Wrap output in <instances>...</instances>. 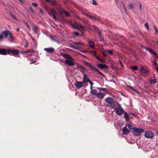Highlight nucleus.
Returning a JSON list of instances; mask_svg holds the SVG:
<instances>
[{
  "instance_id": "obj_25",
  "label": "nucleus",
  "mask_w": 158,
  "mask_h": 158,
  "mask_svg": "<svg viewBox=\"0 0 158 158\" xmlns=\"http://www.w3.org/2000/svg\"><path fill=\"white\" fill-rule=\"evenodd\" d=\"M127 87L128 88H129L131 89L133 91L136 92L138 94H140V93H139V91H137L135 89H134L132 86H129V85H127Z\"/></svg>"
},
{
  "instance_id": "obj_15",
  "label": "nucleus",
  "mask_w": 158,
  "mask_h": 158,
  "mask_svg": "<svg viewBox=\"0 0 158 158\" xmlns=\"http://www.w3.org/2000/svg\"><path fill=\"white\" fill-rule=\"evenodd\" d=\"M33 28L32 30L35 33L37 34L38 32L39 31V30L38 29L37 27L36 26L35 24L33 25Z\"/></svg>"
},
{
  "instance_id": "obj_51",
  "label": "nucleus",
  "mask_w": 158,
  "mask_h": 158,
  "mask_svg": "<svg viewBox=\"0 0 158 158\" xmlns=\"http://www.w3.org/2000/svg\"><path fill=\"white\" fill-rule=\"evenodd\" d=\"M73 34L75 35L76 36H78L79 35V34L77 32H74Z\"/></svg>"
},
{
  "instance_id": "obj_12",
  "label": "nucleus",
  "mask_w": 158,
  "mask_h": 158,
  "mask_svg": "<svg viewBox=\"0 0 158 158\" xmlns=\"http://www.w3.org/2000/svg\"><path fill=\"white\" fill-rule=\"evenodd\" d=\"M75 85L78 88H81L83 86L82 82L77 81H76Z\"/></svg>"
},
{
  "instance_id": "obj_5",
  "label": "nucleus",
  "mask_w": 158,
  "mask_h": 158,
  "mask_svg": "<svg viewBox=\"0 0 158 158\" xmlns=\"http://www.w3.org/2000/svg\"><path fill=\"white\" fill-rule=\"evenodd\" d=\"M154 135L153 132L151 131H147L145 132L144 136L146 138L151 139L153 137Z\"/></svg>"
},
{
  "instance_id": "obj_30",
  "label": "nucleus",
  "mask_w": 158,
  "mask_h": 158,
  "mask_svg": "<svg viewBox=\"0 0 158 158\" xmlns=\"http://www.w3.org/2000/svg\"><path fill=\"white\" fill-rule=\"evenodd\" d=\"M90 81L89 79V78H85V79H83V81L82 82L83 83H85L86 82H89Z\"/></svg>"
},
{
  "instance_id": "obj_36",
  "label": "nucleus",
  "mask_w": 158,
  "mask_h": 158,
  "mask_svg": "<svg viewBox=\"0 0 158 158\" xmlns=\"http://www.w3.org/2000/svg\"><path fill=\"white\" fill-rule=\"evenodd\" d=\"M128 7L129 8L131 9H132L134 8V6L131 3L129 4Z\"/></svg>"
},
{
  "instance_id": "obj_16",
  "label": "nucleus",
  "mask_w": 158,
  "mask_h": 158,
  "mask_svg": "<svg viewBox=\"0 0 158 158\" xmlns=\"http://www.w3.org/2000/svg\"><path fill=\"white\" fill-rule=\"evenodd\" d=\"M83 63L85 64H86L87 66L91 68L94 71L95 69H96V68L93 66L89 63L86 61H84Z\"/></svg>"
},
{
  "instance_id": "obj_41",
  "label": "nucleus",
  "mask_w": 158,
  "mask_h": 158,
  "mask_svg": "<svg viewBox=\"0 0 158 158\" xmlns=\"http://www.w3.org/2000/svg\"><path fill=\"white\" fill-rule=\"evenodd\" d=\"M29 8L30 11L31 12H32L33 13H35V11L33 10V9L32 7L31 6H29Z\"/></svg>"
},
{
  "instance_id": "obj_57",
  "label": "nucleus",
  "mask_w": 158,
  "mask_h": 158,
  "mask_svg": "<svg viewBox=\"0 0 158 158\" xmlns=\"http://www.w3.org/2000/svg\"><path fill=\"white\" fill-rule=\"evenodd\" d=\"M19 1L23 5L24 4V3L22 0H19Z\"/></svg>"
},
{
  "instance_id": "obj_42",
  "label": "nucleus",
  "mask_w": 158,
  "mask_h": 158,
  "mask_svg": "<svg viewBox=\"0 0 158 158\" xmlns=\"http://www.w3.org/2000/svg\"><path fill=\"white\" fill-rule=\"evenodd\" d=\"M139 9L140 10V12H142V5H141V3L140 2H139Z\"/></svg>"
},
{
  "instance_id": "obj_32",
  "label": "nucleus",
  "mask_w": 158,
  "mask_h": 158,
  "mask_svg": "<svg viewBox=\"0 0 158 158\" xmlns=\"http://www.w3.org/2000/svg\"><path fill=\"white\" fill-rule=\"evenodd\" d=\"M109 105H110V108H111L112 109H114L115 107V104L114 102H113L112 103V104H111Z\"/></svg>"
},
{
  "instance_id": "obj_53",
  "label": "nucleus",
  "mask_w": 158,
  "mask_h": 158,
  "mask_svg": "<svg viewBox=\"0 0 158 158\" xmlns=\"http://www.w3.org/2000/svg\"><path fill=\"white\" fill-rule=\"evenodd\" d=\"M87 77L88 76L87 75L85 74V73L83 74V79L87 78Z\"/></svg>"
},
{
  "instance_id": "obj_26",
  "label": "nucleus",
  "mask_w": 158,
  "mask_h": 158,
  "mask_svg": "<svg viewBox=\"0 0 158 158\" xmlns=\"http://www.w3.org/2000/svg\"><path fill=\"white\" fill-rule=\"evenodd\" d=\"M127 87L128 88H129L131 89L133 91L136 92L138 94H140V93H139V91H137L135 89H134L132 86H129V85H127Z\"/></svg>"
},
{
  "instance_id": "obj_19",
  "label": "nucleus",
  "mask_w": 158,
  "mask_h": 158,
  "mask_svg": "<svg viewBox=\"0 0 158 158\" xmlns=\"http://www.w3.org/2000/svg\"><path fill=\"white\" fill-rule=\"evenodd\" d=\"M44 50L47 52L51 53L54 52L55 49L52 48H45Z\"/></svg>"
},
{
  "instance_id": "obj_40",
  "label": "nucleus",
  "mask_w": 158,
  "mask_h": 158,
  "mask_svg": "<svg viewBox=\"0 0 158 158\" xmlns=\"http://www.w3.org/2000/svg\"><path fill=\"white\" fill-rule=\"evenodd\" d=\"M107 52L109 53L110 55H113V51L112 50H107Z\"/></svg>"
},
{
  "instance_id": "obj_10",
  "label": "nucleus",
  "mask_w": 158,
  "mask_h": 158,
  "mask_svg": "<svg viewBox=\"0 0 158 158\" xmlns=\"http://www.w3.org/2000/svg\"><path fill=\"white\" fill-rule=\"evenodd\" d=\"M51 12L55 20V21H58V19L57 18L56 16V12L55 10L54 9H52L51 10Z\"/></svg>"
},
{
  "instance_id": "obj_1",
  "label": "nucleus",
  "mask_w": 158,
  "mask_h": 158,
  "mask_svg": "<svg viewBox=\"0 0 158 158\" xmlns=\"http://www.w3.org/2000/svg\"><path fill=\"white\" fill-rule=\"evenodd\" d=\"M63 56L66 59L64 61V63L67 65L73 66L75 65L74 63L73 62L74 61V59L71 56L67 54H63Z\"/></svg>"
},
{
  "instance_id": "obj_6",
  "label": "nucleus",
  "mask_w": 158,
  "mask_h": 158,
  "mask_svg": "<svg viewBox=\"0 0 158 158\" xmlns=\"http://www.w3.org/2000/svg\"><path fill=\"white\" fill-rule=\"evenodd\" d=\"M115 110L116 113L118 115H121L124 111L123 109L121 107L120 105V107L117 108Z\"/></svg>"
},
{
  "instance_id": "obj_59",
  "label": "nucleus",
  "mask_w": 158,
  "mask_h": 158,
  "mask_svg": "<svg viewBox=\"0 0 158 158\" xmlns=\"http://www.w3.org/2000/svg\"><path fill=\"white\" fill-rule=\"evenodd\" d=\"M99 89H100L102 90H105L106 89V88L101 87L99 88Z\"/></svg>"
},
{
  "instance_id": "obj_9",
  "label": "nucleus",
  "mask_w": 158,
  "mask_h": 158,
  "mask_svg": "<svg viewBox=\"0 0 158 158\" xmlns=\"http://www.w3.org/2000/svg\"><path fill=\"white\" fill-rule=\"evenodd\" d=\"M123 133L125 135H127L130 133V131L129 130L127 127L126 126H125L122 129Z\"/></svg>"
},
{
  "instance_id": "obj_21",
  "label": "nucleus",
  "mask_w": 158,
  "mask_h": 158,
  "mask_svg": "<svg viewBox=\"0 0 158 158\" xmlns=\"http://www.w3.org/2000/svg\"><path fill=\"white\" fill-rule=\"evenodd\" d=\"M89 44L90 47L91 48L94 49V48L95 46V44L92 41H89Z\"/></svg>"
},
{
  "instance_id": "obj_29",
  "label": "nucleus",
  "mask_w": 158,
  "mask_h": 158,
  "mask_svg": "<svg viewBox=\"0 0 158 158\" xmlns=\"http://www.w3.org/2000/svg\"><path fill=\"white\" fill-rule=\"evenodd\" d=\"M94 71L98 72L100 75H101V76H102L104 77H105V75L103 73H102L101 72L98 71V70L97 68H96V69H95V70Z\"/></svg>"
},
{
  "instance_id": "obj_60",
  "label": "nucleus",
  "mask_w": 158,
  "mask_h": 158,
  "mask_svg": "<svg viewBox=\"0 0 158 158\" xmlns=\"http://www.w3.org/2000/svg\"><path fill=\"white\" fill-rule=\"evenodd\" d=\"M95 57L98 60H100V59H101L100 58V57H99V56H96Z\"/></svg>"
},
{
  "instance_id": "obj_45",
  "label": "nucleus",
  "mask_w": 158,
  "mask_h": 158,
  "mask_svg": "<svg viewBox=\"0 0 158 158\" xmlns=\"http://www.w3.org/2000/svg\"><path fill=\"white\" fill-rule=\"evenodd\" d=\"M99 35V38L101 39H102V34L101 31H99L98 33Z\"/></svg>"
},
{
  "instance_id": "obj_56",
  "label": "nucleus",
  "mask_w": 158,
  "mask_h": 158,
  "mask_svg": "<svg viewBox=\"0 0 158 158\" xmlns=\"http://www.w3.org/2000/svg\"><path fill=\"white\" fill-rule=\"evenodd\" d=\"M99 61L102 63H104L105 62V60H102L101 59H100Z\"/></svg>"
},
{
  "instance_id": "obj_34",
  "label": "nucleus",
  "mask_w": 158,
  "mask_h": 158,
  "mask_svg": "<svg viewBox=\"0 0 158 158\" xmlns=\"http://www.w3.org/2000/svg\"><path fill=\"white\" fill-rule=\"evenodd\" d=\"M94 29L98 33H99V31H100L99 28L98 27H97L95 26H94Z\"/></svg>"
},
{
  "instance_id": "obj_7",
  "label": "nucleus",
  "mask_w": 158,
  "mask_h": 158,
  "mask_svg": "<svg viewBox=\"0 0 158 158\" xmlns=\"http://www.w3.org/2000/svg\"><path fill=\"white\" fill-rule=\"evenodd\" d=\"M8 50L9 49H5L0 48V54L4 55H8Z\"/></svg>"
},
{
  "instance_id": "obj_49",
  "label": "nucleus",
  "mask_w": 158,
  "mask_h": 158,
  "mask_svg": "<svg viewBox=\"0 0 158 158\" xmlns=\"http://www.w3.org/2000/svg\"><path fill=\"white\" fill-rule=\"evenodd\" d=\"M155 54H153V55L155 56L156 58L157 59H158V56L157 55V53L155 52Z\"/></svg>"
},
{
  "instance_id": "obj_28",
  "label": "nucleus",
  "mask_w": 158,
  "mask_h": 158,
  "mask_svg": "<svg viewBox=\"0 0 158 158\" xmlns=\"http://www.w3.org/2000/svg\"><path fill=\"white\" fill-rule=\"evenodd\" d=\"M49 38L51 39V40L55 42H57L58 43H59V42L57 41L54 38V37L52 35H50L49 36Z\"/></svg>"
},
{
  "instance_id": "obj_3",
  "label": "nucleus",
  "mask_w": 158,
  "mask_h": 158,
  "mask_svg": "<svg viewBox=\"0 0 158 158\" xmlns=\"http://www.w3.org/2000/svg\"><path fill=\"white\" fill-rule=\"evenodd\" d=\"M134 131L136 133H133L134 135L138 136H140L141 133L143 132L144 130L142 128H137V127H134Z\"/></svg>"
},
{
  "instance_id": "obj_37",
  "label": "nucleus",
  "mask_w": 158,
  "mask_h": 158,
  "mask_svg": "<svg viewBox=\"0 0 158 158\" xmlns=\"http://www.w3.org/2000/svg\"><path fill=\"white\" fill-rule=\"evenodd\" d=\"M10 15L11 16V17L12 18H13L14 19L16 20H17V18L15 16V15H14L12 13H10Z\"/></svg>"
},
{
  "instance_id": "obj_14",
  "label": "nucleus",
  "mask_w": 158,
  "mask_h": 158,
  "mask_svg": "<svg viewBox=\"0 0 158 158\" xmlns=\"http://www.w3.org/2000/svg\"><path fill=\"white\" fill-rule=\"evenodd\" d=\"M106 101L109 104H111L113 102V99L110 97H108L106 99Z\"/></svg>"
},
{
  "instance_id": "obj_58",
  "label": "nucleus",
  "mask_w": 158,
  "mask_h": 158,
  "mask_svg": "<svg viewBox=\"0 0 158 158\" xmlns=\"http://www.w3.org/2000/svg\"><path fill=\"white\" fill-rule=\"evenodd\" d=\"M129 114L130 115H133V116H134V117H135L136 116L135 114L134 113H129Z\"/></svg>"
},
{
  "instance_id": "obj_54",
  "label": "nucleus",
  "mask_w": 158,
  "mask_h": 158,
  "mask_svg": "<svg viewBox=\"0 0 158 158\" xmlns=\"http://www.w3.org/2000/svg\"><path fill=\"white\" fill-rule=\"evenodd\" d=\"M32 5L35 7H36L38 6V4L35 3H32Z\"/></svg>"
},
{
  "instance_id": "obj_61",
  "label": "nucleus",
  "mask_w": 158,
  "mask_h": 158,
  "mask_svg": "<svg viewBox=\"0 0 158 158\" xmlns=\"http://www.w3.org/2000/svg\"><path fill=\"white\" fill-rule=\"evenodd\" d=\"M40 12L42 13V14H43V10L42 9H40Z\"/></svg>"
},
{
  "instance_id": "obj_31",
  "label": "nucleus",
  "mask_w": 158,
  "mask_h": 158,
  "mask_svg": "<svg viewBox=\"0 0 158 158\" xmlns=\"http://www.w3.org/2000/svg\"><path fill=\"white\" fill-rule=\"evenodd\" d=\"M131 68L134 70H136L138 69V67L137 66L135 65L131 66Z\"/></svg>"
},
{
  "instance_id": "obj_63",
  "label": "nucleus",
  "mask_w": 158,
  "mask_h": 158,
  "mask_svg": "<svg viewBox=\"0 0 158 158\" xmlns=\"http://www.w3.org/2000/svg\"><path fill=\"white\" fill-rule=\"evenodd\" d=\"M153 82H154V84H155L157 83V81H156V78H155L154 79V80H153Z\"/></svg>"
},
{
  "instance_id": "obj_33",
  "label": "nucleus",
  "mask_w": 158,
  "mask_h": 158,
  "mask_svg": "<svg viewBox=\"0 0 158 158\" xmlns=\"http://www.w3.org/2000/svg\"><path fill=\"white\" fill-rule=\"evenodd\" d=\"M127 127L130 130H134V127H133L132 126L131 124H128L127 125Z\"/></svg>"
},
{
  "instance_id": "obj_35",
  "label": "nucleus",
  "mask_w": 158,
  "mask_h": 158,
  "mask_svg": "<svg viewBox=\"0 0 158 158\" xmlns=\"http://www.w3.org/2000/svg\"><path fill=\"white\" fill-rule=\"evenodd\" d=\"M145 26L146 27V28L147 29V30L148 31H149V26L148 23L147 22H146L145 24Z\"/></svg>"
},
{
  "instance_id": "obj_52",
  "label": "nucleus",
  "mask_w": 158,
  "mask_h": 158,
  "mask_svg": "<svg viewBox=\"0 0 158 158\" xmlns=\"http://www.w3.org/2000/svg\"><path fill=\"white\" fill-rule=\"evenodd\" d=\"M103 54L105 56V57L107 56V54H106V52H105V51H103Z\"/></svg>"
},
{
  "instance_id": "obj_18",
  "label": "nucleus",
  "mask_w": 158,
  "mask_h": 158,
  "mask_svg": "<svg viewBox=\"0 0 158 158\" xmlns=\"http://www.w3.org/2000/svg\"><path fill=\"white\" fill-rule=\"evenodd\" d=\"M105 95V94L102 93H98L97 95V96L99 99H102L104 97Z\"/></svg>"
},
{
  "instance_id": "obj_39",
  "label": "nucleus",
  "mask_w": 158,
  "mask_h": 158,
  "mask_svg": "<svg viewBox=\"0 0 158 158\" xmlns=\"http://www.w3.org/2000/svg\"><path fill=\"white\" fill-rule=\"evenodd\" d=\"M154 29L155 31V34H157L158 33L157 27L155 25L154 26Z\"/></svg>"
},
{
  "instance_id": "obj_38",
  "label": "nucleus",
  "mask_w": 158,
  "mask_h": 158,
  "mask_svg": "<svg viewBox=\"0 0 158 158\" xmlns=\"http://www.w3.org/2000/svg\"><path fill=\"white\" fill-rule=\"evenodd\" d=\"M73 44L78 45H82V44L80 42H73Z\"/></svg>"
},
{
  "instance_id": "obj_62",
  "label": "nucleus",
  "mask_w": 158,
  "mask_h": 158,
  "mask_svg": "<svg viewBox=\"0 0 158 158\" xmlns=\"http://www.w3.org/2000/svg\"><path fill=\"white\" fill-rule=\"evenodd\" d=\"M98 19V18L97 16H93V19Z\"/></svg>"
},
{
  "instance_id": "obj_46",
  "label": "nucleus",
  "mask_w": 158,
  "mask_h": 158,
  "mask_svg": "<svg viewBox=\"0 0 158 158\" xmlns=\"http://www.w3.org/2000/svg\"><path fill=\"white\" fill-rule=\"evenodd\" d=\"M93 4L94 5H98L97 2H96L95 0H93Z\"/></svg>"
},
{
  "instance_id": "obj_55",
  "label": "nucleus",
  "mask_w": 158,
  "mask_h": 158,
  "mask_svg": "<svg viewBox=\"0 0 158 158\" xmlns=\"http://www.w3.org/2000/svg\"><path fill=\"white\" fill-rule=\"evenodd\" d=\"M119 63L120 64V65H121V66L123 67V65L122 62V61L121 60H119Z\"/></svg>"
},
{
  "instance_id": "obj_22",
  "label": "nucleus",
  "mask_w": 158,
  "mask_h": 158,
  "mask_svg": "<svg viewBox=\"0 0 158 158\" xmlns=\"http://www.w3.org/2000/svg\"><path fill=\"white\" fill-rule=\"evenodd\" d=\"M124 118H125L126 120L128 122H130V120L129 118V115L127 112H125L124 113Z\"/></svg>"
},
{
  "instance_id": "obj_44",
  "label": "nucleus",
  "mask_w": 158,
  "mask_h": 158,
  "mask_svg": "<svg viewBox=\"0 0 158 158\" xmlns=\"http://www.w3.org/2000/svg\"><path fill=\"white\" fill-rule=\"evenodd\" d=\"M3 38H4L3 36V35L2 33H1L0 34V40H2V39H3Z\"/></svg>"
},
{
  "instance_id": "obj_50",
  "label": "nucleus",
  "mask_w": 158,
  "mask_h": 158,
  "mask_svg": "<svg viewBox=\"0 0 158 158\" xmlns=\"http://www.w3.org/2000/svg\"><path fill=\"white\" fill-rule=\"evenodd\" d=\"M87 16L91 19H93V16H91L90 15H87Z\"/></svg>"
},
{
  "instance_id": "obj_23",
  "label": "nucleus",
  "mask_w": 158,
  "mask_h": 158,
  "mask_svg": "<svg viewBox=\"0 0 158 158\" xmlns=\"http://www.w3.org/2000/svg\"><path fill=\"white\" fill-rule=\"evenodd\" d=\"M68 46L70 48H73L74 49L76 50H79V47H76L73 45L70 44H68Z\"/></svg>"
},
{
  "instance_id": "obj_13",
  "label": "nucleus",
  "mask_w": 158,
  "mask_h": 158,
  "mask_svg": "<svg viewBox=\"0 0 158 158\" xmlns=\"http://www.w3.org/2000/svg\"><path fill=\"white\" fill-rule=\"evenodd\" d=\"M141 72L143 75H144L145 74H146L148 73V71L144 67H142L141 68Z\"/></svg>"
},
{
  "instance_id": "obj_27",
  "label": "nucleus",
  "mask_w": 158,
  "mask_h": 158,
  "mask_svg": "<svg viewBox=\"0 0 158 158\" xmlns=\"http://www.w3.org/2000/svg\"><path fill=\"white\" fill-rule=\"evenodd\" d=\"M98 93L96 89H91V93L92 94L94 95H97Z\"/></svg>"
},
{
  "instance_id": "obj_8",
  "label": "nucleus",
  "mask_w": 158,
  "mask_h": 158,
  "mask_svg": "<svg viewBox=\"0 0 158 158\" xmlns=\"http://www.w3.org/2000/svg\"><path fill=\"white\" fill-rule=\"evenodd\" d=\"M77 68H78L80 69L79 70L83 74H84L86 71L87 72L88 71V70L86 68H85L81 65H77Z\"/></svg>"
},
{
  "instance_id": "obj_47",
  "label": "nucleus",
  "mask_w": 158,
  "mask_h": 158,
  "mask_svg": "<svg viewBox=\"0 0 158 158\" xmlns=\"http://www.w3.org/2000/svg\"><path fill=\"white\" fill-rule=\"evenodd\" d=\"M123 6L126 13V14H127V10H126V7L125 5V4H123Z\"/></svg>"
},
{
  "instance_id": "obj_43",
  "label": "nucleus",
  "mask_w": 158,
  "mask_h": 158,
  "mask_svg": "<svg viewBox=\"0 0 158 158\" xmlns=\"http://www.w3.org/2000/svg\"><path fill=\"white\" fill-rule=\"evenodd\" d=\"M89 83L90 84V89H92V85H93L94 84V83L92 82H91L90 81H89Z\"/></svg>"
},
{
  "instance_id": "obj_17",
  "label": "nucleus",
  "mask_w": 158,
  "mask_h": 158,
  "mask_svg": "<svg viewBox=\"0 0 158 158\" xmlns=\"http://www.w3.org/2000/svg\"><path fill=\"white\" fill-rule=\"evenodd\" d=\"M73 27L74 28L77 30H82L83 31H85V29L84 27L81 25H79L78 27L74 26V25H73Z\"/></svg>"
},
{
  "instance_id": "obj_24",
  "label": "nucleus",
  "mask_w": 158,
  "mask_h": 158,
  "mask_svg": "<svg viewBox=\"0 0 158 158\" xmlns=\"http://www.w3.org/2000/svg\"><path fill=\"white\" fill-rule=\"evenodd\" d=\"M63 13H64L66 17H69L70 16L69 13L68 11L64 10H63L60 11V13L61 14H62Z\"/></svg>"
},
{
  "instance_id": "obj_11",
  "label": "nucleus",
  "mask_w": 158,
  "mask_h": 158,
  "mask_svg": "<svg viewBox=\"0 0 158 158\" xmlns=\"http://www.w3.org/2000/svg\"><path fill=\"white\" fill-rule=\"evenodd\" d=\"M97 67L100 68L101 69L106 68L108 69V67L107 65L105 64H99L97 65Z\"/></svg>"
},
{
  "instance_id": "obj_48",
  "label": "nucleus",
  "mask_w": 158,
  "mask_h": 158,
  "mask_svg": "<svg viewBox=\"0 0 158 158\" xmlns=\"http://www.w3.org/2000/svg\"><path fill=\"white\" fill-rule=\"evenodd\" d=\"M120 37L124 40L125 41H126V39H125V37H124L123 35H120Z\"/></svg>"
},
{
  "instance_id": "obj_64",
  "label": "nucleus",
  "mask_w": 158,
  "mask_h": 158,
  "mask_svg": "<svg viewBox=\"0 0 158 158\" xmlns=\"http://www.w3.org/2000/svg\"><path fill=\"white\" fill-rule=\"evenodd\" d=\"M27 28L30 31H31V28L30 27L29 25H27Z\"/></svg>"
},
{
  "instance_id": "obj_4",
  "label": "nucleus",
  "mask_w": 158,
  "mask_h": 158,
  "mask_svg": "<svg viewBox=\"0 0 158 158\" xmlns=\"http://www.w3.org/2000/svg\"><path fill=\"white\" fill-rule=\"evenodd\" d=\"M8 51V55H13L15 56L16 55H18L19 54V51L17 49L12 50L11 49L9 48Z\"/></svg>"
},
{
  "instance_id": "obj_2",
  "label": "nucleus",
  "mask_w": 158,
  "mask_h": 158,
  "mask_svg": "<svg viewBox=\"0 0 158 158\" xmlns=\"http://www.w3.org/2000/svg\"><path fill=\"white\" fill-rule=\"evenodd\" d=\"M2 33L3 35L4 38H8L9 40H13L12 35L8 30L2 31Z\"/></svg>"
},
{
  "instance_id": "obj_20",
  "label": "nucleus",
  "mask_w": 158,
  "mask_h": 158,
  "mask_svg": "<svg viewBox=\"0 0 158 158\" xmlns=\"http://www.w3.org/2000/svg\"><path fill=\"white\" fill-rule=\"evenodd\" d=\"M143 48L145 49L147 51H148L150 53L153 54H155V52L151 48H150L149 47L147 48L146 47H143Z\"/></svg>"
}]
</instances>
